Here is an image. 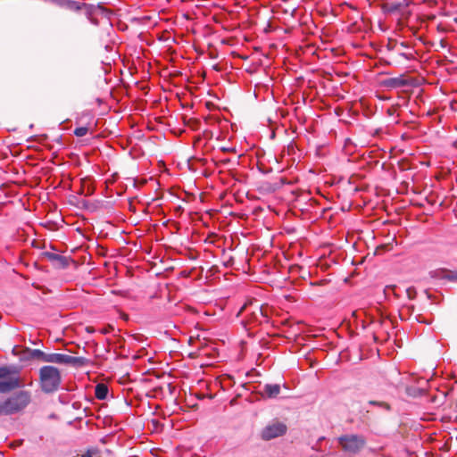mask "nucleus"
I'll return each mask as SVG.
<instances>
[{"instance_id": "17", "label": "nucleus", "mask_w": 457, "mask_h": 457, "mask_svg": "<svg viewBox=\"0 0 457 457\" xmlns=\"http://www.w3.org/2000/svg\"><path fill=\"white\" fill-rule=\"evenodd\" d=\"M370 404H378V405H383V406H386L387 409H388V405L386 404V403H376V402H373V401H370Z\"/></svg>"}, {"instance_id": "9", "label": "nucleus", "mask_w": 457, "mask_h": 457, "mask_svg": "<svg viewBox=\"0 0 457 457\" xmlns=\"http://www.w3.org/2000/svg\"><path fill=\"white\" fill-rule=\"evenodd\" d=\"M87 12L91 15L92 14L107 15L109 13V11L101 3H98L96 4H87Z\"/></svg>"}, {"instance_id": "11", "label": "nucleus", "mask_w": 457, "mask_h": 457, "mask_svg": "<svg viewBox=\"0 0 457 457\" xmlns=\"http://www.w3.org/2000/svg\"><path fill=\"white\" fill-rule=\"evenodd\" d=\"M14 372H15L14 368L2 366V367H0V379L7 378L11 377V375Z\"/></svg>"}, {"instance_id": "14", "label": "nucleus", "mask_w": 457, "mask_h": 457, "mask_svg": "<svg viewBox=\"0 0 457 457\" xmlns=\"http://www.w3.org/2000/svg\"><path fill=\"white\" fill-rule=\"evenodd\" d=\"M87 132H88V129L87 127H79V128L75 129L74 135L76 137H81L86 136L87 134Z\"/></svg>"}, {"instance_id": "5", "label": "nucleus", "mask_w": 457, "mask_h": 457, "mask_svg": "<svg viewBox=\"0 0 457 457\" xmlns=\"http://www.w3.org/2000/svg\"><path fill=\"white\" fill-rule=\"evenodd\" d=\"M46 362L77 366L80 363V359L63 353H47Z\"/></svg>"}, {"instance_id": "2", "label": "nucleus", "mask_w": 457, "mask_h": 457, "mask_svg": "<svg viewBox=\"0 0 457 457\" xmlns=\"http://www.w3.org/2000/svg\"><path fill=\"white\" fill-rule=\"evenodd\" d=\"M30 402V395L27 391H20L4 401L8 415L15 414L25 409Z\"/></svg>"}, {"instance_id": "20", "label": "nucleus", "mask_w": 457, "mask_h": 457, "mask_svg": "<svg viewBox=\"0 0 457 457\" xmlns=\"http://www.w3.org/2000/svg\"><path fill=\"white\" fill-rule=\"evenodd\" d=\"M246 307H247V304H246V303H245V304H244V305L242 306V308L240 309V312H244V311L246 309Z\"/></svg>"}, {"instance_id": "4", "label": "nucleus", "mask_w": 457, "mask_h": 457, "mask_svg": "<svg viewBox=\"0 0 457 457\" xmlns=\"http://www.w3.org/2000/svg\"><path fill=\"white\" fill-rule=\"evenodd\" d=\"M339 442L342 448L350 453L359 452L365 444L362 436L356 435H347L339 437Z\"/></svg>"}, {"instance_id": "15", "label": "nucleus", "mask_w": 457, "mask_h": 457, "mask_svg": "<svg viewBox=\"0 0 457 457\" xmlns=\"http://www.w3.org/2000/svg\"><path fill=\"white\" fill-rule=\"evenodd\" d=\"M399 55L403 57L404 59L411 61L414 59V54L412 53H399Z\"/></svg>"}, {"instance_id": "8", "label": "nucleus", "mask_w": 457, "mask_h": 457, "mask_svg": "<svg viewBox=\"0 0 457 457\" xmlns=\"http://www.w3.org/2000/svg\"><path fill=\"white\" fill-rule=\"evenodd\" d=\"M280 393L278 384H266L263 386L262 395L267 398H276Z\"/></svg>"}, {"instance_id": "12", "label": "nucleus", "mask_w": 457, "mask_h": 457, "mask_svg": "<svg viewBox=\"0 0 457 457\" xmlns=\"http://www.w3.org/2000/svg\"><path fill=\"white\" fill-rule=\"evenodd\" d=\"M30 356L32 358H36V359H40L42 360L43 361H46V356H47V353H44L43 351L39 350V349H32L30 351Z\"/></svg>"}, {"instance_id": "10", "label": "nucleus", "mask_w": 457, "mask_h": 457, "mask_svg": "<svg viewBox=\"0 0 457 457\" xmlns=\"http://www.w3.org/2000/svg\"><path fill=\"white\" fill-rule=\"evenodd\" d=\"M108 387L106 385L100 383L96 386L95 395L98 400H104L108 395Z\"/></svg>"}, {"instance_id": "1", "label": "nucleus", "mask_w": 457, "mask_h": 457, "mask_svg": "<svg viewBox=\"0 0 457 457\" xmlns=\"http://www.w3.org/2000/svg\"><path fill=\"white\" fill-rule=\"evenodd\" d=\"M62 381L60 370L54 366H43L39 370L41 390L46 394L57 391Z\"/></svg>"}, {"instance_id": "7", "label": "nucleus", "mask_w": 457, "mask_h": 457, "mask_svg": "<svg viewBox=\"0 0 457 457\" xmlns=\"http://www.w3.org/2000/svg\"><path fill=\"white\" fill-rule=\"evenodd\" d=\"M20 386V379L18 377H9L0 381V393H8Z\"/></svg>"}, {"instance_id": "13", "label": "nucleus", "mask_w": 457, "mask_h": 457, "mask_svg": "<svg viewBox=\"0 0 457 457\" xmlns=\"http://www.w3.org/2000/svg\"><path fill=\"white\" fill-rule=\"evenodd\" d=\"M444 278L450 282H457V270H446Z\"/></svg>"}, {"instance_id": "18", "label": "nucleus", "mask_w": 457, "mask_h": 457, "mask_svg": "<svg viewBox=\"0 0 457 457\" xmlns=\"http://www.w3.org/2000/svg\"><path fill=\"white\" fill-rule=\"evenodd\" d=\"M81 457H93L90 451H87L86 453L82 454Z\"/></svg>"}, {"instance_id": "3", "label": "nucleus", "mask_w": 457, "mask_h": 457, "mask_svg": "<svg viewBox=\"0 0 457 457\" xmlns=\"http://www.w3.org/2000/svg\"><path fill=\"white\" fill-rule=\"evenodd\" d=\"M287 430V427L284 422L273 420L262 428L261 436L263 440H271L284 436Z\"/></svg>"}, {"instance_id": "16", "label": "nucleus", "mask_w": 457, "mask_h": 457, "mask_svg": "<svg viewBox=\"0 0 457 457\" xmlns=\"http://www.w3.org/2000/svg\"><path fill=\"white\" fill-rule=\"evenodd\" d=\"M0 416H8L4 401L0 402Z\"/></svg>"}, {"instance_id": "19", "label": "nucleus", "mask_w": 457, "mask_h": 457, "mask_svg": "<svg viewBox=\"0 0 457 457\" xmlns=\"http://www.w3.org/2000/svg\"><path fill=\"white\" fill-rule=\"evenodd\" d=\"M72 4L76 5V9H77V10H79V9L81 8V6H80V4H77V3H75V2H73Z\"/></svg>"}, {"instance_id": "6", "label": "nucleus", "mask_w": 457, "mask_h": 457, "mask_svg": "<svg viewBox=\"0 0 457 457\" xmlns=\"http://www.w3.org/2000/svg\"><path fill=\"white\" fill-rule=\"evenodd\" d=\"M45 256L50 261L56 268L64 269L69 265V261L67 257L54 253L46 252L45 253Z\"/></svg>"}]
</instances>
